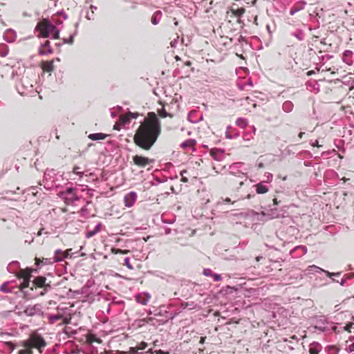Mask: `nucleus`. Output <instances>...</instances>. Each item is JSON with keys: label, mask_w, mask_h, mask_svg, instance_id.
<instances>
[{"label": "nucleus", "mask_w": 354, "mask_h": 354, "mask_svg": "<svg viewBox=\"0 0 354 354\" xmlns=\"http://www.w3.org/2000/svg\"><path fill=\"white\" fill-rule=\"evenodd\" d=\"M74 191H75V189H74V188H73V187H68V188H67V189H66V192H66V194H71V195H72V196H71V199L73 201H78V200H79V197H78V196H77L76 194H73Z\"/></svg>", "instance_id": "obj_22"}, {"label": "nucleus", "mask_w": 354, "mask_h": 354, "mask_svg": "<svg viewBox=\"0 0 354 354\" xmlns=\"http://www.w3.org/2000/svg\"><path fill=\"white\" fill-rule=\"evenodd\" d=\"M260 214L261 212H257L254 211L252 212V215L257 221L264 223L269 221L268 219L266 218V217H262L261 216H260Z\"/></svg>", "instance_id": "obj_19"}, {"label": "nucleus", "mask_w": 354, "mask_h": 354, "mask_svg": "<svg viewBox=\"0 0 354 354\" xmlns=\"http://www.w3.org/2000/svg\"><path fill=\"white\" fill-rule=\"evenodd\" d=\"M35 264L37 267L41 266V265L42 264L41 260L39 258H35Z\"/></svg>", "instance_id": "obj_47"}, {"label": "nucleus", "mask_w": 354, "mask_h": 354, "mask_svg": "<svg viewBox=\"0 0 354 354\" xmlns=\"http://www.w3.org/2000/svg\"><path fill=\"white\" fill-rule=\"evenodd\" d=\"M127 114L129 115V116L130 119H131V118H134V119H136V118H137L138 117V115H139V113H136H136H132V112H131V111H129V112L127 113Z\"/></svg>", "instance_id": "obj_39"}, {"label": "nucleus", "mask_w": 354, "mask_h": 354, "mask_svg": "<svg viewBox=\"0 0 354 354\" xmlns=\"http://www.w3.org/2000/svg\"><path fill=\"white\" fill-rule=\"evenodd\" d=\"M91 9L92 10V13H93L94 10H95L97 9V7H95L94 6H91Z\"/></svg>", "instance_id": "obj_59"}, {"label": "nucleus", "mask_w": 354, "mask_h": 354, "mask_svg": "<svg viewBox=\"0 0 354 354\" xmlns=\"http://www.w3.org/2000/svg\"><path fill=\"white\" fill-rule=\"evenodd\" d=\"M194 144H195L194 140L189 139V140H187L183 142L180 144V147L182 148L192 147Z\"/></svg>", "instance_id": "obj_23"}, {"label": "nucleus", "mask_w": 354, "mask_h": 354, "mask_svg": "<svg viewBox=\"0 0 354 354\" xmlns=\"http://www.w3.org/2000/svg\"><path fill=\"white\" fill-rule=\"evenodd\" d=\"M266 177H267V180L268 181H269V182L272 181V174L268 173Z\"/></svg>", "instance_id": "obj_50"}, {"label": "nucleus", "mask_w": 354, "mask_h": 354, "mask_svg": "<svg viewBox=\"0 0 354 354\" xmlns=\"http://www.w3.org/2000/svg\"><path fill=\"white\" fill-rule=\"evenodd\" d=\"M347 353H351L354 351V342L352 343L348 348H346Z\"/></svg>", "instance_id": "obj_41"}, {"label": "nucleus", "mask_w": 354, "mask_h": 354, "mask_svg": "<svg viewBox=\"0 0 354 354\" xmlns=\"http://www.w3.org/2000/svg\"><path fill=\"white\" fill-rule=\"evenodd\" d=\"M75 174L78 175L80 178H82L83 177V175H84V172H82V171H77V172H76Z\"/></svg>", "instance_id": "obj_52"}, {"label": "nucleus", "mask_w": 354, "mask_h": 354, "mask_svg": "<svg viewBox=\"0 0 354 354\" xmlns=\"http://www.w3.org/2000/svg\"><path fill=\"white\" fill-rule=\"evenodd\" d=\"M137 198V194L135 192H130L124 197V205L127 207H131Z\"/></svg>", "instance_id": "obj_9"}, {"label": "nucleus", "mask_w": 354, "mask_h": 354, "mask_svg": "<svg viewBox=\"0 0 354 354\" xmlns=\"http://www.w3.org/2000/svg\"><path fill=\"white\" fill-rule=\"evenodd\" d=\"M160 115L162 118H166L169 114L165 111V109H162L161 111L160 112Z\"/></svg>", "instance_id": "obj_45"}, {"label": "nucleus", "mask_w": 354, "mask_h": 354, "mask_svg": "<svg viewBox=\"0 0 354 354\" xmlns=\"http://www.w3.org/2000/svg\"><path fill=\"white\" fill-rule=\"evenodd\" d=\"M76 33H77V31H75L73 35H71L68 39H64L63 43L68 44H73V41H74V37H75Z\"/></svg>", "instance_id": "obj_26"}, {"label": "nucleus", "mask_w": 354, "mask_h": 354, "mask_svg": "<svg viewBox=\"0 0 354 354\" xmlns=\"http://www.w3.org/2000/svg\"><path fill=\"white\" fill-rule=\"evenodd\" d=\"M300 248L303 249V251L304 252V253L307 252V248L306 246H300Z\"/></svg>", "instance_id": "obj_63"}, {"label": "nucleus", "mask_w": 354, "mask_h": 354, "mask_svg": "<svg viewBox=\"0 0 354 354\" xmlns=\"http://www.w3.org/2000/svg\"><path fill=\"white\" fill-rule=\"evenodd\" d=\"M72 250V249H68L67 250L66 252H64V254L62 255H61L59 257H64V259H66L69 254H70V252Z\"/></svg>", "instance_id": "obj_42"}, {"label": "nucleus", "mask_w": 354, "mask_h": 354, "mask_svg": "<svg viewBox=\"0 0 354 354\" xmlns=\"http://www.w3.org/2000/svg\"><path fill=\"white\" fill-rule=\"evenodd\" d=\"M307 270L308 271L309 273H312L313 272H317V273L324 272L329 277H332L333 276L339 275V272H329L328 271L324 270L322 268H321L318 266H316L315 265L308 266Z\"/></svg>", "instance_id": "obj_10"}, {"label": "nucleus", "mask_w": 354, "mask_h": 354, "mask_svg": "<svg viewBox=\"0 0 354 354\" xmlns=\"http://www.w3.org/2000/svg\"><path fill=\"white\" fill-rule=\"evenodd\" d=\"M300 10H301L300 8H292V9L290 10V14L291 15H294L296 12H299Z\"/></svg>", "instance_id": "obj_44"}, {"label": "nucleus", "mask_w": 354, "mask_h": 354, "mask_svg": "<svg viewBox=\"0 0 354 354\" xmlns=\"http://www.w3.org/2000/svg\"><path fill=\"white\" fill-rule=\"evenodd\" d=\"M107 137V135L103 133H94L88 136V138L92 140H101Z\"/></svg>", "instance_id": "obj_18"}, {"label": "nucleus", "mask_w": 354, "mask_h": 354, "mask_svg": "<svg viewBox=\"0 0 354 354\" xmlns=\"http://www.w3.org/2000/svg\"><path fill=\"white\" fill-rule=\"evenodd\" d=\"M160 15H161L160 11H158V12H155V14L153 15V17L151 18V23L153 25H156L159 23L160 17H158V16H160Z\"/></svg>", "instance_id": "obj_25"}, {"label": "nucleus", "mask_w": 354, "mask_h": 354, "mask_svg": "<svg viewBox=\"0 0 354 354\" xmlns=\"http://www.w3.org/2000/svg\"><path fill=\"white\" fill-rule=\"evenodd\" d=\"M86 18H87L88 19H89V20H91V19H93V16H91V15H90L89 14H87V15H86Z\"/></svg>", "instance_id": "obj_61"}, {"label": "nucleus", "mask_w": 354, "mask_h": 354, "mask_svg": "<svg viewBox=\"0 0 354 354\" xmlns=\"http://www.w3.org/2000/svg\"><path fill=\"white\" fill-rule=\"evenodd\" d=\"M225 136H226L227 138H229V139H232V136L230 135L227 131H226V133H225Z\"/></svg>", "instance_id": "obj_58"}, {"label": "nucleus", "mask_w": 354, "mask_h": 354, "mask_svg": "<svg viewBox=\"0 0 354 354\" xmlns=\"http://www.w3.org/2000/svg\"><path fill=\"white\" fill-rule=\"evenodd\" d=\"M22 277L24 279V281L20 285V288L21 290L24 292V294H26V292L24 291V289L29 286L31 278V271L28 270V272H25Z\"/></svg>", "instance_id": "obj_13"}, {"label": "nucleus", "mask_w": 354, "mask_h": 354, "mask_svg": "<svg viewBox=\"0 0 354 354\" xmlns=\"http://www.w3.org/2000/svg\"><path fill=\"white\" fill-rule=\"evenodd\" d=\"M96 234H97V233H96V231H95L94 230H92V231H88V232H86V237L87 239H89V238H91V237L93 236L94 235H95Z\"/></svg>", "instance_id": "obj_38"}, {"label": "nucleus", "mask_w": 354, "mask_h": 354, "mask_svg": "<svg viewBox=\"0 0 354 354\" xmlns=\"http://www.w3.org/2000/svg\"><path fill=\"white\" fill-rule=\"evenodd\" d=\"M46 278L43 276H39L34 279L32 281L33 286L39 288H46V290H48L50 288V284L46 283Z\"/></svg>", "instance_id": "obj_11"}, {"label": "nucleus", "mask_w": 354, "mask_h": 354, "mask_svg": "<svg viewBox=\"0 0 354 354\" xmlns=\"http://www.w3.org/2000/svg\"><path fill=\"white\" fill-rule=\"evenodd\" d=\"M352 55V52L350 51V50H345L343 53V56L344 57H347V56H350Z\"/></svg>", "instance_id": "obj_49"}, {"label": "nucleus", "mask_w": 354, "mask_h": 354, "mask_svg": "<svg viewBox=\"0 0 354 354\" xmlns=\"http://www.w3.org/2000/svg\"><path fill=\"white\" fill-rule=\"evenodd\" d=\"M147 346V344L142 342L139 346H138L137 348H138V350H144L146 348V347Z\"/></svg>", "instance_id": "obj_43"}, {"label": "nucleus", "mask_w": 354, "mask_h": 354, "mask_svg": "<svg viewBox=\"0 0 354 354\" xmlns=\"http://www.w3.org/2000/svg\"><path fill=\"white\" fill-rule=\"evenodd\" d=\"M44 69L47 71H52L53 70V62H48L46 64Z\"/></svg>", "instance_id": "obj_33"}, {"label": "nucleus", "mask_w": 354, "mask_h": 354, "mask_svg": "<svg viewBox=\"0 0 354 354\" xmlns=\"http://www.w3.org/2000/svg\"><path fill=\"white\" fill-rule=\"evenodd\" d=\"M212 277L215 281H221L222 280L221 275L219 274H213Z\"/></svg>", "instance_id": "obj_37"}, {"label": "nucleus", "mask_w": 354, "mask_h": 354, "mask_svg": "<svg viewBox=\"0 0 354 354\" xmlns=\"http://www.w3.org/2000/svg\"><path fill=\"white\" fill-rule=\"evenodd\" d=\"M124 264L125 266L129 268V269H133V266H131V264L130 263V261H129V257H127L125 258L124 259Z\"/></svg>", "instance_id": "obj_40"}, {"label": "nucleus", "mask_w": 354, "mask_h": 354, "mask_svg": "<svg viewBox=\"0 0 354 354\" xmlns=\"http://www.w3.org/2000/svg\"><path fill=\"white\" fill-rule=\"evenodd\" d=\"M52 52L53 49L50 47V42L48 41H46L43 44H41L39 50V54L42 55L50 54Z\"/></svg>", "instance_id": "obj_14"}, {"label": "nucleus", "mask_w": 354, "mask_h": 354, "mask_svg": "<svg viewBox=\"0 0 354 354\" xmlns=\"http://www.w3.org/2000/svg\"><path fill=\"white\" fill-rule=\"evenodd\" d=\"M19 354H26V351L21 350V351H19Z\"/></svg>", "instance_id": "obj_64"}, {"label": "nucleus", "mask_w": 354, "mask_h": 354, "mask_svg": "<svg viewBox=\"0 0 354 354\" xmlns=\"http://www.w3.org/2000/svg\"><path fill=\"white\" fill-rule=\"evenodd\" d=\"M327 324L328 322L326 318L324 316H320L315 319L313 328L321 332H327L330 330Z\"/></svg>", "instance_id": "obj_4"}, {"label": "nucleus", "mask_w": 354, "mask_h": 354, "mask_svg": "<svg viewBox=\"0 0 354 354\" xmlns=\"http://www.w3.org/2000/svg\"><path fill=\"white\" fill-rule=\"evenodd\" d=\"M279 203H280V201H278L277 198H274L273 199V203H274V205H279Z\"/></svg>", "instance_id": "obj_56"}, {"label": "nucleus", "mask_w": 354, "mask_h": 354, "mask_svg": "<svg viewBox=\"0 0 354 354\" xmlns=\"http://www.w3.org/2000/svg\"><path fill=\"white\" fill-rule=\"evenodd\" d=\"M236 124L242 129H244L248 125V122L245 119L242 118H239L236 120Z\"/></svg>", "instance_id": "obj_24"}, {"label": "nucleus", "mask_w": 354, "mask_h": 354, "mask_svg": "<svg viewBox=\"0 0 354 354\" xmlns=\"http://www.w3.org/2000/svg\"><path fill=\"white\" fill-rule=\"evenodd\" d=\"M259 215L262 217H266L268 220L277 218L280 216V214L277 208H271L266 211H262Z\"/></svg>", "instance_id": "obj_7"}, {"label": "nucleus", "mask_w": 354, "mask_h": 354, "mask_svg": "<svg viewBox=\"0 0 354 354\" xmlns=\"http://www.w3.org/2000/svg\"><path fill=\"white\" fill-rule=\"evenodd\" d=\"M112 252L114 253V254H126L127 252V250H121V249H115V248H113L112 249Z\"/></svg>", "instance_id": "obj_35"}, {"label": "nucleus", "mask_w": 354, "mask_h": 354, "mask_svg": "<svg viewBox=\"0 0 354 354\" xmlns=\"http://www.w3.org/2000/svg\"><path fill=\"white\" fill-rule=\"evenodd\" d=\"M354 325V321L352 320V322L347 324L343 328L342 330H346L348 332H351V328L353 327Z\"/></svg>", "instance_id": "obj_29"}, {"label": "nucleus", "mask_w": 354, "mask_h": 354, "mask_svg": "<svg viewBox=\"0 0 354 354\" xmlns=\"http://www.w3.org/2000/svg\"><path fill=\"white\" fill-rule=\"evenodd\" d=\"M71 322V318H64L63 321V324H69Z\"/></svg>", "instance_id": "obj_51"}, {"label": "nucleus", "mask_w": 354, "mask_h": 354, "mask_svg": "<svg viewBox=\"0 0 354 354\" xmlns=\"http://www.w3.org/2000/svg\"><path fill=\"white\" fill-rule=\"evenodd\" d=\"M133 160L135 165H138L140 167H145L148 165L152 160L149 159L148 158L136 155L133 157Z\"/></svg>", "instance_id": "obj_8"}, {"label": "nucleus", "mask_w": 354, "mask_h": 354, "mask_svg": "<svg viewBox=\"0 0 354 354\" xmlns=\"http://www.w3.org/2000/svg\"><path fill=\"white\" fill-rule=\"evenodd\" d=\"M294 37H295L298 40L302 41L304 39V34L301 31H299L297 32H295L292 34Z\"/></svg>", "instance_id": "obj_31"}, {"label": "nucleus", "mask_w": 354, "mask_h": 354, "mask_svg": "<svg viewBox=\"0 0 354 354\" xmlns=\"http://www.w3.org/2000/svg\"><path fill=\"white\" fill-rule=\"evenodd\" d=\"M62 318H63V315L62 314L49 315H48V319L51 324H55L56 321L59 320Z\"/></svg>", "instance_id": "obj_21"}, {"label": "nucleus", "mask_w": 354, "mask_h": 354, "mask_svg": "<svg viewBox=\"0 0 354 354\" xmlns=\"http://www.w3.org/2000/svg\"><path fill=\"white\" fill-rule=\"evenodd\" d=\"M10 32L13 33L14 36H13L12 37H11V38H9V39H6V36H4L5 40H6L7 42H13V41L15 40V38H16V34H15V32H14L12 30H10V29H9V30H8L6 31V33H7V34H8V33H10Z\"/></svg>", "instance_id": "obj_28"}, {"label": "nucleus", "mask_w": 354, "mask_h": 354, "mask_svg": "<svg viewBox=\"0 0 354 354\" xmlns=\"http://www.w3.org/2000/svg\"><path fill=\"white\" fill-rule=\"evenodd\" d=\"M138 351L137 347H131L127 353L128 354H144L142 352H138Z\"/></svg>", "instance_id": "obj_30"}, {"label": "nucleus", "mask_w": 354, "mask_h": 354, "mask_svg": "<svg viewBox=\"0 0 354 354\" xmlns=\"http://www.w3.org/2000/svg\"><path fill=\"white\" fill-rule=\"evenodd\" d=\"M78 169H80V167H77V166H75V167H73V173L75 174V173L77 172V171H78Z\"/></svg>", "instance_id": "obj_55"}, {"label": "nucleus", "mask_w": 354, "mask_h": 354, "mask_svg": "<svg viewBox=\"0 0 354 354\" xmlns=\"http://www.w3.org/2000/svg\"><path fill=\"white\" fill-rule=\"evenodd\" d=\"M212 158L218 161H221L224 156V151L221 149H213L211 151Z\"/></svg>", "instance_id": "obj_17"}, {"label": "nucleus", "mask_w": 354, "mask_h": 354, "mask_svg": "<svg viewBox=\"0 0 354 354\" xmlns=\"http://www.w3.org/2000/svg\"><path fill=\"white\" fill-rule=\"evenodd\" d=\"M130 120L131 119L127 113L124 115H121L120 118V122L124 124H129L130 122Z\"/></svg>", "instance_id": "obj_27"}, {"label": "nucleus", "mask_w": 354, "mask_h": 354, "mask_svg": "<svg viewBox=\"0 0 354 354\" xmlns=\"http://www.w3.org/2000/svg\"><path fill=\"white\" fill-rule=\"evenodd\" d=\"M293 104L290 101H286L282 106L283 110L286 112L289 113L293 109Z\"/></svg>", "instance_id": "obj_20"}, {"label": "nucleus", "mask_w": 354, "mask_h": 354, "mask_svg": "<svg viewBox=\"0 0 354 354\" xmlns=\"http://www.w3.org/2000/svg\"><path fill=\"white\" fill-rule=\"evenodd\" d=\"M177 38H178V37ZM177 44H178V39H174L170 43L171 47H176Z\"/></svg>", "instance_id": "obj_46"}, {"label": "nucleus", "mask_w": 354, "mask_h": 354, "mask_svg": "<svg viewBox=\"0 0 354 354\" xmlns=\"http://www.w3.org/2000/svg\"><path fill=\"white\" fill-rule=\"evenodd\" d=\"M35 30L39 32V37L47 38L55 30V26L51 24L48 20L44 19L37 24Z\"/></svg>", "instance_id": "obj_2"}, {"label": "nucleus", "mask_w": 354, "mask_h": 354, "mask_svg": "<svg viewBox=\"0 0 354 354\" xmlns=\"http://www.w3.org/2000/svg\"><path fill=\"white\" fill-rule=\"evenodd\" d=\"M133 136L135 144L139 147L149 150L156 142L161 132L160 122L154 113H149Z\"/></svg>", "instance_id": "obj_1"}, {"label": "nucleus", "mask_w": 354, "mask_h": 354, "mask_svg": "<svg viewBox=\"0 0 354 354\" xmlns=\"http://www.w3.org/2000/svg\"><path fill=\"white\" fill-rule=\"evenodd\" d=\"M52 38L57 39L59 38V30L55 27V30L53 31Z\"/></svg>", "instance_id": "obj_34"}, {"label": "nucleus", "mask_w": 354, "mask_h": 354, "mask_svg": "<svg viewBox=\"0 0 354 354\" xmlns=\"http://www.w3.org/2000/svg\"><path fill=\"white\" fill-rule=\"evenodd\" d=\"M256 192L259 194H263L268 192L269 189L267 185H265V182H261L254 185Z\"/></svg>", "instance_id": "obj_15"}, {"label": "nucleus", "mask_w": 354, "mask_h": 354, "mask_svg": "<svg viewBox=\"0 0 354 354\" xmlns=\"http://www.w3.org/2000/svg\"><path fill=\"white\" fill-rule=\"evenodd\" d=\"M331 330L336 333H339V330H337V328L336 326H333Z\"/></svg>", "instance_id": "obj_54"}, {"label": "nucleus", "mask_w": 354, "mask_h": 354, "mask_svg": "<svg viewBox=\"0 0 354 354\" xmlns=\"http://www.w3.org/2000/svg\"><path fill=\"white\" fill-rule=\"evenodd\" d=\"M46 292H47V290H46V288H44V291L41 292L39 293V295L43 296V295H45V293H46Z\"/></svg>", "instance_id": "obj_60"}, {"label": "nucleus", "mask_w": 354, "mask_h": 354, "mask_svg": "<svg viewBox=\"0 0 354 354\" xmlns=\"http://www.w3.org/2000/svg\"><path fill=\"white\" fill-rule=\"evenodd\" d=\"M312 145L313 147H319V144H318V141L317 140H315L314 142L312 143Z\"/></svg>", "instance_id": "obj_57"}, {"label": "nucleus", "mask_w": 354, "mask_h": 354, "mask_svg": "<svg viewBox=\"0 0 354 354\" xmlns=\"http://www.w3.org/2000/svg\"><path fill=\"white\" fill-rule=\"evenodd\" d=\"M243 165L242 162H235L230 166V172L231 174L234 175L238 177L243 178L246 180V173L243 172L241 170V168Z\"/></svg>", "instance_id": "obj_5"}, {"label": "nucleus", "mask_w": 354, "mask_h": 354, "mask_svg": "<svg viewBox=\"0 0 354 354\" xmlns=\"http://www.w3.org/2000/svg\"><path fill=\"white\" fill-rule=\"evenodd\" d=\"M43 308L39 304H35L33 306L29 305L26 307L24 313L26 315L29 317H33L37 315H43Z\"/></svg>", "instance_id": "obj_3"}, {"label": "nucleus", "mask_w": 354, "mask_h": 354, "mask_svg": "<svg viewBox=\"0 0 354 354\" xmlns=\"http://www.w3.org/2000/svg\"><path fill=\"white\" fill-rule=\"evenodd\" d=\"M151 299V295L148 292H141L136 296V301L141 305H147Z\"/></svg>", "instance_id": "obj_12"}, {"label": "nucleus", "mask_w": 354, "mask_h": 354, "mask_svg": "<svg viewBox=\"0 0 354 354\" xmlns=\"http://www.w3.org/2000/svg\"><path fill=\"white\" fill-rule=\"evenodd\" d=\"M62 250L57 249L55 251L54 257L52 258H43L41 260L42 265H51L54 263L55 262H59L64 259V257H59L57 256L58 253H61Z\"/></svg>", "instance_id": "obj_6"}, {"label": "nucleus", "mask_w": 354, "mask_h": 354, "mask_svg": "<svg viewBox=\"0 0 354 354\" xmlns=\"http://www.w3.org/2000/svg\"><path fill=\"white\" fill-rule=\"evenodd\" d=\"M205 337H201L200 339V344H203L205 343Z\"/></svg>", "instance_id": "obj_53"}, {"label": "nucleus", "mask_w": 354, "mask_h": 354, "mask_svg": "<svg viewBox=\"0 0 354 354\" xmlns=\"http://www.w3.org/2000/svg\"><path fill=\"white\" fill-rule=\"evenodd\" d=\"M203 274L205 275V276H212V270L209 269V268H205L203 270Z\"/></svg>", "instance_id": "obj_36"}, {"label": "nucleus", "mask_w": 354, "mask_h": 354, "mask_svg": "<svg viewBox=\"0 0 354 354\" xmlns=\"http://www.w3.org/2000/svg\"><path fill=\"white\" fill-rule=\"evenodd\" d=\"M101 230V224L100 223H98L97 224V225L95 226L94 230L96 231V233H98Z\"/></svg>", "instance_id": "obj_48"}, {"label": "nucleus", "mask_w": 354, "mask_h": 354, "mask_svg": "<svg viewBox=\"0 0 354 354\" xmlns=\"http://www.w3.org/2000/svg\"><path fill=\"white\" fill-rule=\"evenodd\" d=\"M8 284V282H6L4 283H3L1 286H0V290L3 292H10V290L6 288V286Z\"/></svg>", "instance_id": "obj_32"}, {"label": "nucleus", "mask_w": 354, "mask_h": 354, "mask_svg": "<svg viewBox=\"0 0 354 354\" xmlns=\"http://www.w3.org/2000/svg\"><path fill=\"white\" fill-rule=\"evenodd\" d=\"M43 230H44V228H41L38 232H37V236H41L42 234V232H43Z\"/></svg>", "instance_id": "obj_62"}, {"label": "nucleus", "mask_w": 354, "mask_h": 354, "mask_svg": "<svg viewBox=\"0 0 354 354\" xmlns=\"http://www.w3.org/2000/svg\"><path fill=\"white\" fill-rule=\"evenodd\" d=\"M322 350V345L318 342H313L310 344L309 352L310 354H318Z\"/></svg>", "instance_id": "obj_16"}]
</instances>
